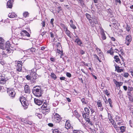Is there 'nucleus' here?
Segmentation results:
<instances>
[{"label": "nucleus", "instance_id": "obj_48", "mask_svg": "<svg viewBox=\"0 0 133 133\" xmlns=\"http://www.w3.org/2000/svg\"><path fill=\"white\" fill-rule=\"evenodd\" d=\"M54 18H52L51 19L50 23L52 25V27H54Z\"/></svg>", "mask_w": 133, "mask_h": 133}, {"label": "nucleus", "instance_id": "obj_46", "mask_svg": "<svg viewBox=\"0 0 133 133\" xmlns=\"http://www.w3.org/2000/svg\"><path fill=\"white\" fill-rule=\"evenodd\" d=\"M85 16L88 19H90V18H91L90 15L88 13L86 14Z\"/></svg>", "mask_w": 133, "mask_h": 133}, {"label": "nucleus", "instance_id": "obj_7", "mask_svg": "<svg viewBox=\"0 0 133 133\" xmlns=\"http://www.w3.org/2000/svg\"><path fill=\"white\" fill-rule=\"evenodd\" d=\"M87 106L90 110L92 115L94 116V119H96V118L95 114H96V112L95 111L94 108L92 107L90 105H88Z\"/></svg>", "mask_w": 133, "mask_h": 133}, {"label": "nucleus", "instance_id": "obj_15", "mask_svg": "<svg viewBox=\"0 0 133 133\" xmlns=\"http://www.w3.org/2000/svg\"><path fill=\"white\" fill-rule=\"evenodd\" d=\"M37 78V76L36 75V74L34 73L32 74V76L31 77V80L33 81V83H34L35 82Z\"/></svg>", "mask_w": 133, "mask_h": 133}, {"label": "nucleus", "instance_id": "obj_3", "mask_svg": "<svg viewBox=\"0 0 133 133\" xmlns=\"http://www.w3.org/2000/svg\"><path fill=\"white\" fill-rule=\"evenodd\" d=\"M26 97V99H25V98L23 96L21 97L20 98L19 101L22 104L23 106L25 107L26 108H27V107L29 105V104L27 102V100L28 99Z\"/></svg>", "mask_w": 133, "mask_h": 133}, {"label": "nucleus", "instance_id": "obj_29", "mask_svg": "<svg viewBox=\"0 0 133 133\" xmlns=\"http://www.w3.org/2000/svg\"><path fill=\"white\" fill-rule=\"evenodd\" d=\"M50 76L51 78L54 80H55L57 78V76L53 72L51 73Z\"/></svg>", "mask_w": 133, "mask_h": 133}, {"label": "nucleus", "instance_id": "obj_14", "mask_svg": "<svg viewBox=\"0 0 133 133\" xmlns=\"http://www.w3.org/2000/svg\"><path fill=\"white\" fill-rule=\"evenodd\" d=\"M34 102L36 104L39 106L42 104L43 102V101L37 99L35 98Z\"/></svg>", "mask_w": 133, "mask_h": 133}, {"label": "nucleus", "instance_id": "obj_64", "mask_svg": "<svg viewBox=\"0 0 133 133\" xmlns=\"http://www.w3.org/2000/svg\"><path fill=\"white\" fill-rule=\"evenodd\" d=\"M48 125L51 127H52L54 126L53 124L52 123H49L48 124Z\"/></svg>", "mask_w": 133, "mask_h": 133}, {"label": "nucleus", "instance_id": "obj_41", "mask_svg": "<svg viewBox=\"0 0 133 133\" xmlns=\"http://www.w3.org/2000/svg\"><path fill=\"white\" fill-rule=\"evenodd\" d=\"M81 101L83 104H87V102L85 99L84 98H82V99H81Z\"/></svg>", "mask_w": 133, "mask_h": 133}, {"label": "nucleus", "instance_id": "obj_8", "mask_svg": "<svg viewBox=\"0 0 133 133\" xmlns=\"http://www.w3.org/2000/svg\"><path fill=\"white\" fill-rule=\"evenodd\" d=\"M22 61H18L17 62V65H16L17 70L18 71H21L22 70Z\"/></svg>", "mask_w": 133, "mask_h": 133}, {"label": "nucleus", "instance_id": "obj_40", "mask_svg": "<svg viewBox=\"0 0 133 133\" xmlns=\"http://www.w3.org/2000/svg\"><path fill=\"white\" fill-rule=\"evenodd\" d=\"M56 45L57 48H60L61 47V43L59 42H57L56 43Z\"/></svg>", "mask_w": 133, "mask_h": 133}, {"label": "nucleus", "instance_id": "obj_22", "mask_svg": "<svg viewBox=\"0 0 133 133\" xmlns=\"http://www.w3.org/2000/svg\"><path fill=\"white\" fill-rule=\"evenodd\" d=\"M115 50L117 51L118 53L119 54V55L121 57V54H124L123 49H122L121 48V49H115Z\"/></svg>", "mask_w": 133, "mask_h": 133}, {"label": "nucleus", "instance_id": "obj_20", "mask_svg": "<svg viewBox=\"0 0 133 133\" xmlns=\"http://www.w3.org/2000/svg\"><path fill=\"white\" fill-rule=\"evenodd\" d=\"M69 122V120L66 121V122L65 127L67 129L70 128L71 127V124Z\"/></svg>", "mask_w": 133, "mask_h": 133}, {"label": "nucleus", "instance_id": "obj_18", "mask_svg": "<svg viewBox=\"0 0 133 133\" xmlns=\"http://www.w3.org/2000/svg\"><path fill=\"white\" fill-rule=\"evenodd\" d=\"M97 104L98 107H100V108H99L100 109V110L101 111H102L103 110V107L102 105V104L101 102H100V101H98L97 102Z\"/></svg>", "mask_w": 133, "mask_h": 133}, {"label": "nucleus", "instance_id": "obj_57", "mask_svg": "<svg viewBox=\"0 0 133 133\" xmlns=\"http://www.w3.org/2000/svg\"><path fill=\"white\" fill-rule=\"evenodd\" d=\"M93 23H94L95 24L98 23V22L96 18H94L93 19Z\"/></svg>", "mask_w": 133, "mask_h": 133}, {"label": "nucleus", "instance_id": "obj_6", "mask_svg": "<svg viewBox=\"0 0 133 133\" xmlns=\"http://www.w3.org/2000/svg\"><path fill=\"white\" fill-rule=\"evenodd\" d=\"M62 119V118L57 114L56 113L54 115V121L56 123H59Z\"/></svg>", "mask_w": 133, "mask_h": 133}, {"label": "nucleus", "instance_id": "obj_44", "mask_svg": "<svg viewBox=\"0 0 133 133\" xmlns=\"http://www.w3.org/2000/svg\"><path fill=\"white\" fill-rule=\"evenodd\" d=\"M31 76L29 75H27L26 76V78L28 80H31Z\"/></svg>", "mask_w": 133, "mask_h": 133}, {"label": "nucleus", "instance_id": "obj_42", "mask_svg": "<svg viewBox=\"0 0 133 133\" xmlns=\"http://www.w3.org/2000/svg\"><path fill=\"white\" fill-rule=\"evenodd\" d=\"M71 27L72 29H76V26L74 25L73 24H70Z\"/></svg>", "mask_w": 133, "mask_h": 133}, {"label": "nucleus", "instance_id": "obj_53", "mask_svg": "<svg viewBox=\"0 0 133 133\" xmlns=\"http://www.w3.org/2000/svg\"><path fill=\"white\" fill-rule=\"evenodd\" d=\"M129 75V74L128 73L125 72L124 74V76L125 78H127L128 77Z\"/></svg>", "mask_w": 133, "mask_h": 133}, {"label": "nucleus", "instance_id": "obj_63", "mask_svg": "<svg viewBox=\"0 0 133 133\" xmlns=\"http://www.w3.org/2000/svg\"><path fill=\"white\" fill-rule=\"evenodd\" d=\"M118 72H121L123 71V70L122 69H119L117 71Z\"/></svg>", "mask_w": 133, "mask_h": 133}, {"label": "nucleus", "instance_id": "obj_10", "mask_svg": "<svg viewBox=\"0 0 133 133\" xmlns=\"http://www.w3.org/2000/svg\"><path fill=\"white\" fill-rule=\"evenodd\" d=\"M7 80V78L3 76H0V84H4Z\"/></svg>", "mask_w": 133, "mask_h": 133}, {"label": "nucleus", "instance_id": "obj_27", "mask_svg": "<svg viewBox=\"0 0 133 133\" xmlns=\"http://www.w3.org/2000/svg\"><path fill=\"white\" fill-rule=\"evenodd\" d=\"M8 16L10 18H14L15 17L16 15L14 13H12L11 14H9Z\"/></svg>", "mask_w": 133, "mask_h": 133}, {"label": "nucleus", "instance_id": "obj_23", "mask_svg": "<svg viewBox=\"0 0 133 133\" xmlns=\"http://www.w3.org/2000/svg\"><path fill=\"white\" fill-rule=\"evenodd\" d=\"M13 2L12 0H9L7 2V6L8 8H11L12 6V3Z\"/></svg>", "mask_w": 133, "mask_h": 133}, {"label": "nucleus", "instance_id": "obj_33", "mask_svg": "<svg viewBox=\"0 0 133 133\" xmlns=\"http://www.w3.org/2000/svg\"><path fill=\"white\" fill-rule=\"evenodd\" d=\"M115 120L116 122L121 121V119L120 117L117 115L115 117Z\"/></svg>", "mask_w": 133, "mask_h": 133}, {"label": "nucleus", "instance_id": "obj_17", "mask_svg": "<svg viewBox=\"0 0 133 133\" xmlns=\"http://www.w3.org/2000/svg\"><path fill=\"white\" fill-rule=\"evenodd\" d=\"M10 45L9 41L7 42L5 45L3 44V46H2L3 47V48H4V49H5L6 48H10Z\"/></svg>", "mask_w": 133, "mask_h": 133}, {"label": "nucleus", "instance_id": "obj_47", "mask_svg": "<svg viewBox=\"0 0 133 133\" xmlns=\"http://www.w3.org/2000/svg\"><path fill=\"white\" fill-rule=\"evenodd\" d=\"M73 131V133H82L80 131L78 130H74Z\"/></svg>", "mask_w": 133, "mask_h": 133}, {"label": "nucleus", "instance_id": "obj_9", "mask_svg": "<svg viewBox=\"0 0 133 133\" xmlns=\"http://www.w3.org/2000/svg\"><path fill=\"white\" fill-rule=\"evenodd\" d=\"M131 41V36L129 35H127L126 37L125 40V43L129 45Z\"/></svg>", "mask_w": 133, "mask_h": 133}, {"label": "nucleus", "instance_id": "obj_51", "mask_svg": "<svg viewBox=\"0 0 133 133\" xmlns=\"http://www.w3.org/2000/svg\"><path fill=\"white\" fill-rule=\"evenodd\" d=\"M47 107V105L46 103H44L43 105H42L41 108L42 109H43L44 108Z\"/></svg>", "mask_w": 133, "mask_h": 133}, {"label": "nucleus", "instance_id": "obj_54", "mask_svg": "<svg viewBox=\"0 0 133 133\" xmlns=\"http://www.w3.org/2000/svg\"><path fill=\"white\" fill-rule=\"evenodd\" d=\"M56 52L58 53L61 54L62 55L63 54L62 52L60 51V50H59L58 49H57Z\"/></svg>", "mask_w": 133, "mask_h": 133}, {"label": "nucleus", "instance_id": "obj_50", "mask_svg": "<svg viewBox=\"0 0 133 133\" xmlns=\"http://www.w3.org/2000/svg\"><path fill=\"white\" fill-rule=\"evenodd\" d=\"M111 48L110 50H108L107 51V53L110 54L111 55H112L113 54L114 52L111 51Z\"/></svg>", "mask_w": 133, "mask_h": 133}, {"label": "nucleus", "instance_id": "obj_56", "mask_svg": "<svg viewBox=\"0 0 133 133\" xmlns=\"http://www.w3.org/2000/svg\"><path fill=\"white\" fill-rule=\"evenodd\" d=\"M60 25L61 26V27H62L64 29H66V28H67V27H66L65 25L64 24L61 23L60 24Z\"/></svg>", "mask_w": 133, "mask_h": 133}, {"label": "nucleus", "instance_id": "obj_58", "mask_svg": "<svg viewBox=\"0 0 133 133\" xmlns=\"http://www.w3.org/2000/svg\"><path fill=\"white\" fill-rule=\"evenodd\" d=\"M41 24H42V27H44L45 26V21H43L42 23H41Z\"/></svg>", "mask_w": 133, "mask_h": 133}, {"label": "nucleus", "instance_id": "obj_37", "mask_svg": "<svg viewBox=\"0 0 133 133\" xmlns=\"http://www.w3.org/2000/svg\"><path fill=\"white\" fill-rule=\"evenodd\" d=\"M108 102L110 104V105L111 107H112V100L111 98H109L108 100Z\"/></svg>", "mask_w": 133, "mask_h": 133}, {"label": "nucleus", "instance_id": "obj_16", "mask_svg": "<svg viewBox=\"0 0 133 133\" xmlns=\"http://www.w3.org/2000/svg\"><path fill=\"white\" fill-rule=\"evenodd\" d=\"M110 122L112 124L115 129H116L117 128V125L115 122L114 121L112 118L109 120Z\"/></svg>", "mask_w": 133, "mask_h": 133}, {"label": "nucleus", "instance_id": "obj_60", "mask_svg": "<svg viewBox=\"0 0 133 133\" xmlns=\"http://www.w3.org/2000/svg\"><path fill=\"white\" fill-rule=\"evenodd\" d=\"M66 75L69 77H71V74L67 72L66 73Z\"/></svg>", "mask_w": 133, "mask_h": 133}, {"label": "nucleus", "instance_id": "obj_28", "mask_svg": "<svg viewBox=\"0 0 133 133\" xmlns=\"http://www.w3.org/2000/svg\"><path fill=\"white\" fill-rule=\"evenodd\" d=\"M65 32L67 35L70 37H71L70 34V32L68 29L67 28H66Z\"/></svg>", "mask_w": 133, "mask_h": 133}, {"label": "nucleus", "instance_id": "obj_26", "mask_svg": "<svg viewBox=\"0 0 133 133\" xmlns=\"http://www.w3.org/2000/svg\"><path fill=\"white\" fill-rule=\"evenodd\" d=\"M42 112H49L50 110V108H49L48 107L43 109Z\"/></svg>", "mask_w": 133, "mask_h": 133}, {"label": "nucleus", "instance_id": "obj_43", "mask_svg": "<svg viewBox=\"0 0 133 133\" xmlns=\"http://www.w3.org/2000/svg\"><path fill=\"white\" fill-rule=\"evenodd\" d=\"M78 1L81 4L82 6H84V1L83 0H78Z\"/></svg>", "mask_w": 133, "mask_h": 133}, {"label": "nucleus", "instance_id": "obj_55", "mask_svg": "<svg viewBox=\"0 0 133 133\" xmlns=\"http://www.w3.org/2000/svg\"><path fill=\"white\" fill-rule=\"evenodd\" d=\"M112 117L111 114H110L108 113V119L109 120L110 119H112Z\"/></svg>", "mask_w": 133, "mask_h": 133}, {"label": "nucleus", "instance_id": "obj_35", "mask_svg": "<svg viewBox=\"0 0 133 133\" xmlns=\"http://www.w3.org/2000/svg\"><path fill=\"white\" fill-rule=\"evenodd\" d=\"M94 58L95 59H97L99 62H101L102 61L100 60L96 54H95L93 55Z\"/></svg>", "mask_w": 133, "mask_h": 133}, {"label": "nucleus", "instance_id": "obj_24", "mask_svg": "<svg viewBox=\"0 0 133 133\" xmlns=\"http://www.w3.org/2000/svg\"><path fill=\"white\" fill-rule=\"evenodd\" d=\"M75 42L78 45L81 46H82V43L80 39L78 38H76V39Z\"/></svg>", "mask_w": 133, "mask_h": 133}, {"label": "nucleus", "instance_id": "obj_38", "mask_svg": "<svg viewBox=\"0 0 133 133\" xmlns=\"http://www.w3.org/2000/svg\"><path fill=\"white\" fill-rule=\"evenodd\" d=\"M128 98L129 99V101L131 102H133V98L132 95H128Z\"/></svg>", "mask_w": 133, "mask_h": 133}, {"label": "nucleus", "instance_id": "obj_32", "mask_svg": "<svg viewBox=\"0 0 133 133\" xmlns=\"http://www.w3.org/2000/svg\"><path fill=\"white\" fill-rule=\"evenodd\" d=\"M25 123L26 125L28 127L29 126V125H31L32 124V121H26Z\"/></svg>", "mask_w": 133, "mask_h": 133}, {"label": "nucleus", "instance_id": "obj_59", "mask_svg": "<svg viewBox=\"0 0 133 133\" xmlns=\"http://www.w3.org/2000/svg\"><path fill=\"white\" fill-rule=\"evenodd\" d=\"M115 70L117 71V70L120 69V67L118 66H117V65H115Z\"/></svg>", "mask_w": 133, "mask_h": 133}, {"label": "nucleus", "instance_id": "obj_4", "mask_svg": "<svg viewBox=\"0 0 133 133\" xmlns=\"http://www.w3.org/2000/svg\"><path fill=\"white\" fill-rule=\"evenodd\" d=\"M7 91L9 96L11 98H13L15 97L16 93L13 89L8 88Z\"/></svg>", "mask_w": 133, "mask_h": 133}, {"label": "nucleus", "instance_id": "obj_12", "mask_svg": "<svg viewBox=\"0 0 133 133\" xmlns=\"http://www.w3.org/2000/svg\"><path fill=\"white\" fill-rule=\"evenodd\" d=\"M36 51V49L34 48H32L30 49H28L27 51L28 54H34Z\"/></svg>", "mask_w": 133, "mask_h": 133}, {"label": "nucleus", "instance_id": "obj_30", "mask_svg": "<svg viewBox=\"0 0 133 133\" xmlns=\"http://www.w3.org/2000/svg\"><path fill=\"white\" fill-rule=\"evenodd\" d=\"M102 35V38L103 40H105L106 39V37L105 35L104 32L103 31L101 33Z\"/></svg>", "mask_w": 133, "mask_h": 133}, {"label": "nucleus", "instance_id": "obj_36", "mask_svg": "<svg viewBox=\"0 0 133 133\" xmlns=\"http://www.w3.org/2000/svg\"><path fill=\"white\" fill-rule=\"evenodd\" d=\"M29 13L28 12H25L23 13V16L25 17H26L29 16Z\"/></svg>", "mask_w": 133, "mask_h": 133}, {"label": "nucleus", "instance_id": "obj_11", "mask_svg": "<svg viewBox=\"0 0 133 133\" xmlns=\"http://www.w3.org/2000/svg\"><path fill=\"white\" fill-rule=\"evenodd\" d=\"M133 88L131 86H129L128 88V91L127 92V95H132Z\"/></svg>", "mask_w": 133, "mask_h": 133}, {"label": "nucleus", "instance_id": "obj_39", "mask_svg": "<svg viewBox=\"0 0 133 133\" xmlns=\"http://www.w3.org/2000/svg\"><path fill=\"white\" fill-rule=\"evenodd\" d=\"M53 133H62L61 132L59 131L58 129H54L53 131Z\"/></svg>", "mask_w": 133, "mask_h": 133}, {"label": "nucleus", "instance_id": "obj_45", "mask_svg": "<svg viewBox=\"0 0 133 133\" xmlns=\"http://www.w3.org/2000/svg\"><path fill=\"white\" fill-rule=\"evenodd\" d=\"M9 53H10L12 51V50L10 48H6L5 49Z\"/></svg>", "mask_w": 133, "mask_h": 133}, {"label": "nucleus", "instance_id": "obj_19", "mask_svg": "<svg viewBox=\"0 0 133 133\" xmlns=\"http://www.w3.org/2000/svg\"><path fill=\"white\" fill-rule=\"evenodd\" d=\"M24 91L25 93H29L30 92L29 87L28 85H26L24 87Z\"/></svg>", "mask_w": 133, "mask_h": 133}, {"label": "nucleus", "instance_id": "obj_2", "mask_svg": "<svg viewBox=\"0 0 133 133\" xmlns=\"http://www.w3.org/2000/svg\"><path fill=\"white\" fill-rule=\"evenodd\" d=\"M41 87L39 86L34 87L32 90V92L36 96L39 97L42 95Z\"/></svg>", "mask_w": 133, "mask_h": 133}, {"label": "nucleus", "instance_id": "obj_31", "mask_svg": "<svg viewBox=\"0 0 133 133\" xmlns=\"http://www.w3.org/2000/svg\"><path fill=\"white\" fill-rule=\"evenodd\" d=\"M120 129L121 130V131L122 133L124 132L125 129L126 127L124 126H122L119 127Z\"/></svg>", "mask_w": 133, "mask_h": 133}, {"label": "nucleus", "instance_id": "obj_25", "mask_svg": "<svg viewBox=\"0 0 133 133\" xmlns=\"http://www.w3.org/2000/svg\"><path fill=\"white\" fill-rule=\"evenodd\" d=\"M114 58L115 59V61L116 62L118 63H120L121 65L122 64H121V62H120V59L118 56L117 55L115 56L114 57Z\"/></svg>", "mask_w": 133, "mask_h": 133}, {"label": "nucleus", "instance_id": "obj_49", "mask_svg": "<svg viewBox=\"0 0 133 133\" xmlns=\"http://www.w3.org/2000/svg\"><path fill=\"white\" fill-rule=\"evenodd\" d=\"M62 10V8L60 6L58 7L57 8V12L59 13V12Z\"/></svg>", "mask_w": 133, "mask_h": 133}, {"label": "nucleus", "instance_id": "obj_62", "mask_svg": "<svg viewBox=\"0 0 133 133\" xmlns=\"http://www.w3.org/2000/svg\"><path fill=\"white\" fill-rule=\"evenodd\" d=\"M37 115L38 116V118L40 119L42 117V115L41 114H38Z\"/></svg>", "mask_w": 133, "mask_h": 133}, {"label": "nucleus", "instance_id": "obj_34", "mask_svg": "<svg viewBox=\"0 0 133 133\" xmlns=\"http://www.w3.org/2000/svg\"><path fill=\"white\" fill-rule=\"evenodd\" d=\"M4 41V39L3 38L0 37V46H1L2 47V46H3Z\"/></svg>", "mask_w": 133, "mask_h": 133}, {"label": "nucleus", "instance_id": "obj_5", "mask_svg": "<svg viewBox=\"0 0 133 133\" xmlns=\"http://www.w3.org/2000/svg\"><path fill=\"white\" fill-rule=\"evenodd\" d=\"M21 36H22V39H24L28 40V39L24 38V36H26L30 37V35L25 30L22 31L20 33Z\"/></svg>", "mask_w": 133, "mask_h": 133}, {"label": "nucleus", "instance_id": "obj_1", "mask_svg": "<svg viewBox=\"0 0 133 133\" xmlns=\"http://www.w3.org/2000/svg\"><path fill=\"white\" fill-rule=\"evenodd\" d=\"M90 110L88 108L85 107L83 113V117L86 122L88 123H89L90 122Z\"/></svg>", "mask_w": 133, "mask_h": 133}, {"label": "nucleus", "instance_id": "obj_21", "mask_svg": "<svg viewBox=\"0 0 133 133\" xmlns=\"http://www.w3.org/2000/svg\"><path fill=\"white\" fill-rule=\"evenodd\" d=\"M114 82L116 85L117 87H120L122 85L123 83L122 82H118L115 79L114 80Z\"/></svg>", "mask_w": 133, "mask_h": 133}, {"label": "nucleus", "instance_id": "obj_61", "mask_svg": "<svg viewBox=\"0 0 133 133\" xmlns=\"http://www.w3.org/2000/svg\"><path fill=\"white\" fill-rule=\"evenodd\" d=\"M88 20H89V22L90 23L91 25H92V24L93 23V24H93V21H92V20L91 19H89Z\"/></svg>", "mask_w": 133, "mask_h": 133}, {"label": "nucleus", "instance_id": "obj_13", "mask_svg": "<svg viewBox=\"0 0 133 133\" xmlns=\"http://www.w3.org/2000/svg\"><path fill=\"white\" fill-rule=\"evenodd\" d=\"M74 116L78 119L79 121L80 122L81 119L82 118L81 116L79 115L76 110L74 111Z\"/></svg>", "mask_w": 133, "mask_h": 133}, {"label": "nucleus", "instance_id": "obj_52", "mask_svg": "<svg viewBox=\"0 0 133 133\" xmlns=\"http://www.w3.org/2000/svg\"><path fill=\"white\" fill-rule=\"evenodd\" d=\"M96 50H97V52L99 54H101L102 51H101L100 49H99L98 48H97L96 49Z\"/></svg>", "mask_w": 133, "mask_h": 133}]
</instances>
